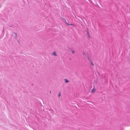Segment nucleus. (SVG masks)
<instances>
[{"instance_id":"nucleus-5","label":"nucleus","mask_w":130,"mask_h":130,"mask_svg":"<svg viewBox=\"0 0 130 130\" xmlns=\"http://www.w3.org/2000/svg\"><path fill=\"white\" fill-rule=\"evenodd\" d=\"M72 52L73 54L75 52L73 51H72Z\"/></svg>"},{"instance_id":"nucleus-1","label":"nucleus","mask_w":130,"mask_h":130,"mask_svg":"<svg viewBox=\"0 0 130 130\" xmlns=\"http://www.w3.org/2000/svg\"><path fill=\"white\" fill-rule=\"evenodd\" d=\"M53 55H55V56H57V54L55 52H53Z\"/></svg>"},{"instance_id":"nucleus-4","label":"nucleus","mask_w":130,"mask_h":130,"mask_svg":"<svg viewBox=\"0 0 130 130\" xmlns=\"http://www.w3.org/2000/svg\"><path fill=\"white\" fill-rule=\"evenodd\" d=\"M65 23L66 24H67V25H70V24H69L68 23H67L66 22H65ZM73 24H70V25H73Z\"/></svg>"},{"instance_id":"nucleus-2","label":"nucleus","mask_w":130,"mask_h":130,"mask_svg":"<svg viewBox=\"0 0 130 130\" xmlns=\"http://www.w3.org/2000/svg\"><path fill=\"white\" fill-rule=\"evenodd\" d=\"M65 82L66 83H67L69 82L68 80H67V79H65Z\"/></svg>"},{"instance_id":"nucleus-7","label":"nucleus","mask_w":130,"mask_h":130,"mask_svg":"<svg viewBox=\"0 0 130 130\" xmlns=\"http://www.w3.org/2000/svg\"><path fill=\"white\" fill-rule=\"evenodd\" d=\"M60 93H59V94H58V96H60Z\"/></svg>"},{"instance_id":"nucleus-3","label":"nucleus","mask_w":130,"mask_h":130,"mask_svg":"<svg viewBox=\"0 0 130 130\" xmlns=\"http://www.w3.org/2000/svg\"><path fill=\"white\" fill-rule=\"evenodd\" d=\"M95 90L94 89H93L91 91L92 92H95Z\"/></svg>"},{"instance_id":"nucleus-8","label":"nucleus","mask_w":130,"mask_h":130,"mask_svg":"<svg viewBox=\"0 0 130 130\" xmlns=\"http://www.w3.org/2000/svg\"><path fill=\"white\" fill-rule=\"evenodd\" d=\"M50 93H51V91H50Z\"/></svg>"},{"instance_id":"nucleus-6","label":"nucleus","mask_w":130,"mask_h":130,"mask_svg":"<svg viewBox=\"0 0 130 130\" xmlns=\"http://www.w3.org/2000/svg\"><path fill=\"white\" fill-rule=\"evenodd\" d=\"M91 64L92 66H93V64L92 62H91Z\"/></svg>"}]
</instances>
